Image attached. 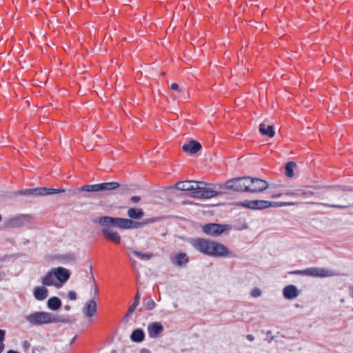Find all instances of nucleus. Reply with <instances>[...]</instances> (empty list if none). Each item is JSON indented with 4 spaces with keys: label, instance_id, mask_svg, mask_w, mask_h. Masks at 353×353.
I'll use <instances>...</instances> for the list:
<instances>
[{
    "label": "nucleus",
    "instance_id": "obj_10",
    "mask_svg": "<svg viewBox=\"0 0 353 353\" xmlns=\"http://www.w3.org/2000/svg\"><path fill=\"white\" fill-rule=\"evenodd\" d=\"M28 221V216L20 214L8 219L6 221V226L9 228H19L23 226Z\"/></svg>",
    "mask_w": 353,
    "mask_h": 353
},
{
    "label": "nucleus",
    "instance_id": "obj_1",
    "mask_svg": "<svg viewBox=\"0 0 353 353\" xmlns=\"http://www.w3.org/2000/svg\"><path fill=\"white\" fill-rule=\"evenodd\" d=\"M190 245L199 252L213 256H232V253L223 244L203 238H192L189 239Z\"/></svg>",
    "mask_w": 353,
    "mask_h": 353
},
{
    "label": "nucleus",
    "instance_id": "obj_23",
    "mask_svg": "<svg viewBox=\"0 0 353 353\" xmlns=\"http://www.w3.org/2000/svg\"><path fill=\"white\" fill-rule=\"evenodd\" d=\"M47 305L52 310H57L61 306V301L58 297L53 296L48 299Z\"/></svg>",
    "mask_w": 353,
    "mask_h": 353
},
{
    "label": "nucleus",
    "instance_id": "obj_5",
    "mask_svg": "<svg viewBox=\"0 0 353 353\" xmlns=\"http://www.w3.org/2000/svg\"><path fill=\"white\" fill-rule=\"evenodd\" d=\"M196 190L192 193V197L197 199H210L216 196L219 192L213 188L212 184H207L204 182L199 181L195 185Z\"/></svg>",
    "mask_w": 353,
    "mask_h": 353
},
{
    "label": "nucleus",
    "instance_id": "obj_44",
    "mask_svg": "<svg viewBox=\"0 0 353 353\" xmlns=\"http://www.w3.org/2000/svg\"><path fill=\"white\" fill-rule=\"evenodd\" d=\"M247 339L249 340L250 341H253L254 340V337L253 335L252 334H248L246 336Z\"/></svg>",
    "mask_w": 353,
    "mask_h": 353
},
{
    "label": "nucleus",
    "instance_id": "obj_15",
    "mask_svg": "<svg viewBox=\"0 0 353 353\" xmlns=\"http://www.w3.org/2000/svg\"><path fill=\"white\" fill-rule=\"evenodd\" d=\"M299 294L297 288L294 285L285 286L283 290V295L286 299H294Z\"/></svg>",
    "mask_w": 353,
    "mask_h": 353
},
{
    "label": "nucleus",
    "instance_id": "obj_25",
    "mask_svg": "<svg viewBox=\"0 0 353 353\" xmlns=\"http://www.w3.org/2000/svg\"><path fill=\"white\" fill-rule=\"evenodd\" d=\"M315 198H316V196H314V197L312 196V199L310 198V204L322 205L328 206L330 208H339V209H345V208H347L349 207L348 205H345L325 204L322 202L318 201L316 199H315ZM316 198H318V197L316 196Z\"/></svg>",
    "mask_w": 353,
    "mask_h": 353
},
{
    "label": "nucleus",
    "instance_id": "obj_12",
    "mask_svg": "<svg viewBox=\"0 0 353 353\" xmlns=\"http://www.w3.org/2000/svg\"><path fill=\"white\" fill-rule=\"evenodd\" d=\"M101 232L104 239L107 241H111L115 244H119L121 243V237L119 232L110 228H103Z\"/></svg>",
    "mask_w": 353,
    "mask_h": 353
},
{
    "label": "nucleus",
    "instance_id": "obj_14",
    "mask_svg": "<svg viewBox=\"0 0 353 353\" xmlns=\"http://www.w3.org/2000/svg\"><path fill=\"white\" fill-rule=\"evenodd\" d=\"M163 331V327L160 322H153L148 325V335L151 338H157Z\"/></svg>",
    "mask_w": 353,
    "mask_h": 353
},
{
    "label": "nucleus",
    "instance_id": "obj_49",
    "mask_svg": "<svg viewBox=\"0 0 353 353\" xmlns=\"http://www.w3.org/2000/svg\"><path fill=\"white\" fill-rule=\"evenodd\" d=\"M143 353H150V352H149V351H148V350H143Z\"/></svg>",
    "mask_w": 353,
    "mask_h": 353
},
{
    "label": "nucleus",
    "instance_id": "obj_47",
    "mask_svg": "<svg viewBox=\"0 0 353 353\" xmlns=\"http://www.w3.org/2000/svg\"><path fill=\"white\" fill-rule=\"evenodd\" d=\"M68 259H69L70 260H74V256L73 255H70V256H68Z\"/></svg>",
    "mask_w": 353,
    "mask_h": 353
},
{
    "label": "nucleus",
    "instance_id": "obj_18",
    "mask_svg": "<svg viewBox=\"0 0 353 353\" xmlns=\"http://www.w3.org/2000/svg\"><path fill=\"white\" fill-rule=\"evenodd\" d=\"M182 148L185 152L195 154L201 148V145L196 141H191L188 143L184 144Z\"/></svg>",
    "mask_w": 353,
    "mask_h": 353
},
{
    "label": "nucleus",
    "instance_id": "obj_53",
    "mask_svg": "<svg viewBox=\"0 0 353 353\" xmlns=\"http://www.w3.org/2000/svg\"><path fill=\"white\" fill-rule=\"evenodd\" d=\"M352 310H353V309H352Z\"/></svg>",
    "mask_w": 353,
    "mask_h": 353
},
{
    "label": "nucleus",
    "instance_id": "obj_2",
    "mask_svg": "<svg viewBox=\"0 0 353 353\" xmlns=\"http://www.w3.org/2000/svg\"><path fill=\"white\" fill-rule=\"evenodd\" d=\"M95 222H97L103 228L113 226L122 230L139 229L145 224L144 222H137L130 219L108 216L99 217Z\"/></svg>",
    "mask_w": 353,
    "mask_h": 353
},
{
    "label": "nucleus",
    "instance_id": "obj_43",
    "mask_svg": "<svg viewBox=\"0 0 353 353\" xmlns=\"http://www.w3.org/2000/svg\"><path fill=\"white\" fill-rule=\"evenodd\" d=\"M334 189H335L336 192H339V191L344 192L345 190V188L341 187V186H336V187H334Z\"/></svg>",
    "mask_w": 353,
    "mask_h": 353
},
{
    "label": "nucleus",
    "instance_id": "obj_28",
    "mask_svg": "<svg viewBox=\"0 0 353 353\" xmlns=\"http://www.w3.org/2000/svg\"><path fill=\"white\" fill-rule=\"evenodd\" d=\"M175 263L178 265H185L188 262V257L185 253H179L175 256Z\"/></svg>",
    "mask_w": 353,
    "mask_h": 353
},
{
    "label": "nucleus",
    "instance_id": "obj_32",
    "mask_svg": "<svg viewBox=\"0 0 353 353\" xmlns=\"http://www.w3.org/2000/svg\"><path fill=\"white\" fill-rule=\"evenodd\" d=\"M132 253L137 256L139 259L143 261L150 260L152 258L153 254L152 253H145L143 254L141 252H139L138 251L133 250Z\"/></svg>",
    "mask_w": 353,
    "mask_h": 353
},
{
    "label": "nucleus",
    "instance_id": "obj_19",
    "mask_svg": "<svg viewBox=\"0 0 353 353\" xmlns=\"http://www.w3.org/2000/svg\"><path fill=\"white\" fill-rule=\"evenodd\" d=\"M327 188H330V186L316 184H313L312 185H310V196H317L319 197V199H323V190Z\"/></svg>",
    "mask_w": 353,
    "mask_h": 353
},
{
    "label": "nucleus",
    "instance_id": "obj_13",
    "mask_svg": "<svg viewBox=\"0 0 353 353\" xmlns=\"http://www.w3.org/2000/svg\"><path fill=\"white\" fill-rule=\"evenodd\" d=\"M199 181H180L176 183L175 187L176 189L182 191H187L188 194L192 196V193L196 190V184H198Z\"/></svg>",
    "mask_w": 353,
    "mask_h": 353
},
{
    "label": "nucleus",
    "instance_id": "obj_33",
    "mask_svg": "<svg viewBox=\"0 0 353 353\" xmlns=\"http://www.w3.org/2000/svg\"><path fill=\"white\" fill-rule=\"evenodd\" d=\"M6 331L4 330H0V353H1L4 349L3 341L5 339Z\"/></svg>",
    "mask_w": 353,
    "mask_h": 353
},
{
    "label": "nucleus",
    "instance_id": "obj_37",
    "mask_svg": "<svg viewBox=\"0 0 353 353\" xmlns=\"http://www.w3.org/2000/svg\"><path fill=\"white\" fill-rule=\"evenodd\" d=\"M137 307V305L132 303V305L128 308L125 317L128 318L130 316H131L134 312Z\"/></svg>",
    "mask_w": 353,
    "mask_h": 353
},
{
    "label": "nucleus",
    "instance_id": "obj_45",
    "mask_svg": "<svg viewBox=\"0 0 353 353\" xmlns=\"http://www.w3.org/2000/svg\"><path fill=\"white\" fill-rule=\"evenodd\" d=\"M5 274L3 272H0V281H3L5 279Z\"/></svg>",
    "mask_w": 353,
    "mask_h": 353
},
{
    "label": "nucleus",
    "instance_id": "obj_17",
    "mask_svg": "<svg viewBox=\"0 0 353 353\" xmlns=\"http://www.w3.org/2000/svg\"><path fill=\"white\" fill-rule=\"evenodd\" d=\"M97 308V302L94 299H91L85 304L83 308V312L86 316L90 318L94 315Z\"/></svg>",
    "mask_w": 353,
    "mask_h": 353
},
{
    "label": "nucleus",
    "instance_id": "obj_38",
    "mask_svg": "<svg viewBox=\"0 0 353 353\" xmlns=\"http://www.w3.org/2000/svg\"><path fill=\"white\" fill-rule=\"evenodd\" d=\"M68 298L70 300L74 301L77 299V294L76 292L74 291H70L68 294Z\"/></svg>",
    "mask_w": 353,
    "mask_h": 353
},
{
    "label": "nucleus",
    "instance_id": "obj_24",
    "mask_svg": "<svg viewBox=\"0 0 353 353\" xmlns=\"http://www.w3.org/2000/svg\"><path fill=\"white\" fill-rule=\"evenodd\" d=\"M145 334L142 330L137 329L132 332L130 339L132 341L140 343L144 340Z\"/></svg>",
    "mask_w": 353,
    "mask_h": 353
},
{
    "label": "nucleus",
    "instance_id": "obj_26",
    "mask_svg": "<svg viewBox=\"0 0 353 353\" xmlns=\"http://www.w3.org/2000/svg\"><path fill=\"white\" fill-rule=\"evenodd\" d=\"M48 188H37L34 189L26 190L25 192H27L30 194L45 196L48 195Z\"/></svg>",
    "mask_w": 353,
    "mask_h": 353
},
{
    "label": "nucleus",
    "instance_id": "obj_8",
    "mask_svg": "<svg viewBox=\"0 0 353 353\" xmlns=\"http://www.w3.org/2000/svg\"><path fill=\"white\" fill-rule=\"evenodd\" d=\"M236 205L251 210H263L270 207H274L270 201L265 200L244 201L236 203Z\"/></svg>",
    "mask_w": 353,
    "mask_h": 353
},
{
    "label": "nucleus",
    "instance_id": "obj_20",
    "mask_svg": "<svg viewBox=\"0 0 353 353\" xmlns=\"http://www.w3.org/2000/svg\"><path fill=\"white\" fill-rule=\"evenodd\" d=\"M259 132L263 135H266L268 136L269 137H273L275 134L273 125H267L265 123H261L259 125Z\"/></svg>",
    "mask_w": 353,
    "mask_h": 353
},
{
    "label": "nucleus",
    "instance_id": "obj_41",
    "mask_svg": "<svg viewBox=\"0 0 353 353\" xmlns=\"http://www.w3.org/2000/svg\"><path fill=\"white\" fill-rule=\"evenodd\" d=\"M92 290H93L94 296H97V293H98V288H97V285L95 283V281H94V279H93Z\"/></svg>",
    "mask_w": 353,
    "mask_h": 353
},
{
    "label": "nucleus",
    "instance_id": "obj_36",
    "mask_svg": "<svg viewBox=\"0 0 353 353\" xmlns=\"http://www.w3.org/2000/svg\"><path fill=\"white\" fill-rule=\"evenodd\" d=\"M261 295V291L259 288H255L251 292V296L252 297L256 298Z\"/></svg>",
    "mask_w": 353,
    "mask_h": 353
},
{
    "label": "nucleus",
    "instance_id": "obj_42",
    "mask_svg": "<svg viewBox=\"0 0 353 353\" xmlns=\"http://www.w3.org/2000/svg\"><path fill=\"white\" fill-rule=\"evenodd\" d=\"M130 200L133 203H138L141 200V198L138 196H133L130 198Z\"/></svg>",
    "mask_w": 353,
    "mask_h": 353
},
{
    "label": "nucleus",
    "instance_id": "obj_34",
    "mask_svg": "<svg viewBox=\"0 0 353 353\" xmlns=\"http://www.w3.org/2000/svg\"><path fill=\"white\" fill-rule=\"evenodd\" d=\"M22 346H23V350L26 352H27V353H34V348L30 349V343L28 341H23Z\"/></svg>",
    "mask_w": 353,
    "mask_h": 353
},
{
    "label": "nucleus",
    "instance_id": "obj_22",
    "mask_svg": "<svg viewBox=\"0 0 353 353\" xmlns=\"http://www.w3.org/2000/svg\"><path fill=\"white\" fill-rule=\"evenodd\" d=\"M100 192H107L115 190L119 187V183L117 182H108L99 183Z\"/></svg>",
    "mask_w": 353,
    "mask_h": 353
},
{
    "label": "nucleus",
    "instance_id": "obj_35",
    "mask_svg": "<svg viewBox=\"0 0 353 353\" xmlns=\"http://www.w3.org/2000/svg\"><path fill=\"white\" fill-rule=\"evenodd\" d=\"M48 195L57 194V193H61V192H65V190L63 189L48 188Z\"/></svg>",
    "mask_w": 353,
    "mask_h": 353
},
{
    "label": "nucleus",
    "instance_id": "obj_30",
    "mask_svg": "<svg viewBox=\"0 0 353 353\" xmlns=\"http://www.w3.org/2000/svg\"><path fill=\"white\" fill-rule=\"evenodd\" d=\"M81 190L89 192H100L99 183L93 185H85L81 188Z\"/></svg>",
    "mask_w": 353,
    "mask_h": 353
},
{
    "label": "nucleus",
    "instance_id": "obj_16",
    "mask_svg": "<svg viewBox=\"0 0 353 353\" xmlns=\"http://www.w3.org/2000/svg\"><path fill=\"white\" fill-rule=\"evenodd\" d=\"M33 296L37 301H43L48 296V290L46 285L37 286L33 290Z\"/></svg>",
    "mask_w": 353,
    "mask_h": 353
},
{
    "label": "nucleus",
    "instance_id": "obj_50",
    "mask_svg": "<svg viewBox=\"0 0 353 353\" xmlns=\"http://www.w3.org/2000/svg\"><path fill=\"white\" fill-rule=\"evenodd\" d=\"M341 303H344L345 302V299H341Z\"/></svg>",
    "mask_w": 353,
    "mask_h": 353
},
{
    "label": "nucleus",
    "instance_id": "obj_40",
    "mask_svg": "<svg viewBox=\"0 0 353 353\" xmlns=\"http://www.w3.org/2000/svg\"><path fill=\"white\" fill-rule=\"evenodd\" d=\"M140 299H141L140 294L139 293H137V294L134 297L133 304L138 305L139 303V301H140Z\"/></svg>",
    "mask_w": 353,
    "mask_h": 353
},
{
    "label": "nucleus",
    "instance_id": "obj_46",
    "mask_svg": "<svg viewBox=\"0 0 353 353\" xmlns=\"http://www.w3.org/2000/svg\"><path fill=\"white\" fill-rule=\"evenodd\" d=\"M350 294L353 298V287L350 288Z\"/></svg>",
    "mask_w": 353,
    "mask_h": 353
},
{
    "label": "nucleus",
    "instance_id": "obj_29",
    "mask_svg": "<svg viewBox=\"0 0 353 353\" xmlns=\"http://www.w3.org/2000/svg\"><path fill=\"white\" fill-rule=\"evenodd\" d=\"M296 166V163L293 161L287 163L285 166V173L288 177H292L294 176V168Z\"/></svg>",
    "mask_w": 353,
    "mask_h": 353
},
{
    "label": "nucleus",
    "instance_id": "obj_31",
    "mask_svg": "<svg viewBox=\"0 0 353 353\" xmlns=\"http://www.w3.org/2000/svg\"><path fill=\"white\" fill-rule=\"evenodd\" d=\"M143 306L146 310H152L155 307L156 303L151 297H147L143 300Z\"/></svg>",
    "mask_w": 353,
    "mask_h": 353
},
{
    "label": "nucleus",
    "instance_id": "obj_52",
    "mask_svg": "<svg viewBox=\"0 0 353 353\" xmlns=\"http://www.w3.org/2000/svg\"><path fill=\"white\" fill-rule=\"evenodd\" d=\"M309 272V270H305V273H307V272Z\"/></svg>",
    "mask_w": 353,
    "mask_h": 353
},
{
    "label": "nucleus",
    "instance_id": "obj_6",
    "mask_svg": "<svg viewBox=\"0 0 353 353\" xmlns=\"http://www.w3.org/2000/svg\"><path fill=\"white\" fill-rule=\"evenodd\" d=\"M249 183V176H244L230 179L225 182V186L228 190L236 192H248Z\"/></svg>",
    "mask_w": 353,
    "mask_h": 353
},
{
    "label": "nucleus",
    "instance_id": "obj_11",
    "mask_svg": "<svg viewBox=\"0 0 353 353\" xmlns=\"http://www.w3.org/2000/svg\"><path fill=\"white\" fill-rule=\"evenodd\" d=\"M339 275L331 270L323 268H310V276L325 278Z\"/></svg>",
    "mask_w": 353,
    "mask_h": 353
},
{
    "label": "nucleus",
    "instance_id": "obj_39",
    "mask_svg": "<svg viewBox=\"0 0 353 353\" xmlns=\"http://www.w3.org/2000/svg\"><path fill=\"white\" fill-rule=\"evenodd\" d=\"M171 89L174 90H177L179 92H181L182 90L179 88V86L177 83H173L171 84Z\"/></svg>",
    "mask_w": 353,
    "mask_h": 353
},
{
    "label": "nucleus",
    "instance_id": "obj_21",
    "mask_svg": "<svg viewBox=\"0 0 353 353\" xmlns=\"http://www.w3.org/2000/svg\"><path fill=\"white\" fill-rule=\"evenodd\" d=\"M130 219H141L144 216V212L141 208H129L127 212Z\"/></svg>",
    "mask_w": 353,
    "mask_h": 353
},
{
    "label": "nucleus",
    "instance_id": "obj_3",
    "mask_svg": "<svg viewBox=\"0 0 353 353\" xmlns=\"http://www.w3.org/2000/svg\"><path fill=\"white\" fill-rule=\"evenodd\" d=\"M70 276V271L66 268H54L41 277V282L43 285L59 288L69 279Z\"/></svg>",
    "mask_w": 353,
    "mask_h": 353
},
{
    "label": "nucleus",
    "instance_id": "obj_51",
    "mask_svg": "<svg viewBox=\"0 0 353 353\" xmlns=\"http://www.w3.org/2000/svg\"><path fill=\"white\" fill-rule=\"evenodd\" d=\"M283 205H284V204H283V203H281L280 205H279V206H283Z\"/></svg>",
    "mask_w": 353,
    "mask_h": 353
},
{
    "label": "nucleus",
    "instance_id": "obj_9",
    "mask_svg": "<svg viewBox=\"0 0 353 353\" xmlns=\"http://www.w3.org/2000/svg\"><path fill=\"white\" fill-rule=\"evenodd\" d=\"M249 186L248 192L252 193L261 192L268 188V183L259 178H252L249 176Z\"/></svg>",
    "mask_w": 353,
    "mask_h": 353
},
{
    "label": "nucleus",
    "instance_id": "obj_4",
    "mask_svg": "<svg viewBox=\"0 0 353 353\" xmlns=\"http://www.w3.org/2000/svg\"><path fill=\"white\" fill-rule=\"evenodd\" d=\"M26 319L33 326H41L62 322L60 316L48 312H34L27 315Z\"/></svg>",
    "mask_w": 353,
    "mask_h": 353
},
{
    "label": "nucleus",
    "instance_id": "obj_27",
    "mask_svg": "<svg viewBox=\"0 0 353 353\" xmlns=\"http://www.w3.org/2000/svg\"><path fill=\"white\" fill-rule=\"evenodd\" d=\"M308 190L307 187H305L303 189H297L294 192L288 193V194L293 195L298 198H303L306 199L307 197Z\"/></svg>",
    "mask_w": 353,
    "mask_h": 353
},
{
    "label": "nucleus",
    "instance_id": "obj_7",
    "mask_svg": "<svg viewBox=\"0 0 353 353\" xmlns=\"http://www.w3.org/2000/svg\"><path fill=\"white\" fill-rule=\"evenodd\" d=\"M230 228L231 227L226 224L208 223L202 226V231L208 236H219Z\"/></svg>",
    "mask_w": 353,
    "mask_h": 353
},
{
    "label": "nucleus",
    "instance_id": "obj_48",
    "mask_svg": "<svg viewBox=\"0 0 353 353\" xmlns=\"http://www.w3.org/2000/svg\"><path fill=\"white\" fill-rule=\"evenodd\" d=\"M7 353H19V352L17 351H14V350H9L7 352Z\"/></svg>",
    "mask_w": 353,
    "mask_h": 353
}]
</instances>
